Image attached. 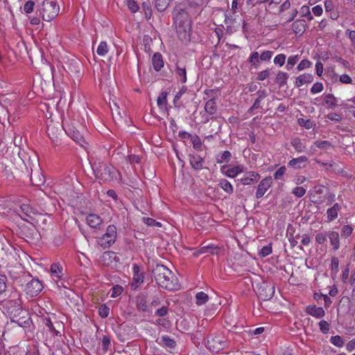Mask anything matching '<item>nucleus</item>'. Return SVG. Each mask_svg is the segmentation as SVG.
<instances>
[{
    "label": "nucleus",
    "instance_id": "0e129e2a",
    "mask_svg": "<svg viewBox=\"0 0 355 355\" xmlns=\"http://www.w3.org/2000/svg\"><path fill=\"white\" fill-rule=\"evenodd\" d=\"M323 85L322 83H315L311 88V92L312 94H317L321 92L323 90Z\"/></svg>",
    "mask_w": 355,
    "mask_h": 355
},
{
    "label": "nucleus",
    "instance_id": "2f4dec72",
    "mask_svg": "<svg viewBox=\"0 0 355 355\" xmlns=\"http://www.w3.org/2000/svg\"><path fill=\"white\" fill-rule=\"evenodd\" d=\"M161 344L164 347L174 349L176 346V342L174 339L171 338L168 336H164L161 338Z\"/></svg>",
    "mask_w": 355,
    "mask_h": 355
},
{
    "label": "nucleus",
    "instance_id": "393cba45",
    "mask_svg": "<svg viewBox=\"0 0 355 355\" xmlns=\"http://www.w3.org/2000/svg\"><path fill=\"white\" fill-rule=\"evenodd\" d=\"M331 245L334 250H337L340 248L339 234L335 231H330L327 234Z\"/></svg>",
    "mask_w": 355,
    "mask_h": 355
},
{
    "label": "nucleus",
    "instance_id": "603ef678",
    "mask_svg": "<svg viewBox=\"0 0 355 355\" xmlns=\"http://www.w3.org/2000/svg\"><path fill=\"white\" fill-rule=\"evenodd\" d=\"M272 253V246L270 244L263 246L259 251V254L262 257H266Z\"/></svg>",
    "mask_w": 355,
    "mask_h": 355
},
{
    "label": "nucleus",
    "instance_id": "f03ea898",
    "mask_svg": "<svg viewBox=\"0 0 355 355\" xmlns=\"http://www.w3.org/2000/svg\"><path fill=\"white\" fill-rule=\"evenodd\" d=\"M91 159L90 164L95 177L103 182L112 181L115 174L114 167L99 160L93 161V158Z\"/></svg>",
    "mask_w": 355,
    "mask_h": 355
},
{
    "label": "nucleus",
    "instance_id": "39448f33",
    "mask_svg": "<svg viewBox=\"0 0 355 355\" xmlns=\"http://www.w3.org/2000/svg\"><path fill=\"white\" fill-rule=\"evenodd\" d=\"M174 24L178 32H183L186 34L191 30V21L188 14L183 10L179 11L174 17Z\"/></svg>",
    "mask_w": 355,
    "mask_h": 355
},
{
    "label": "nucleus",
    "instance_id": "e433bc0d",
    "mask_svg": "<svg viewBox=\"0 0 355 355\" xmlns=\"http://www.w3.org/2000/svg\"><path fill=\"white\" fill-rule=\"evenodd\" d=\"M137 307L140 311H147V310H148V305H147V300H146L145 296H140V297H137Z\"/></svg>",
    "mask_w": 355,
    "mask_h": 355
},
{
    "label": "nucleus",
    "instance_id": "f3484780",
    "mask_svg": "<svg viewBox=\"0 0 355 355\" xmlns=\"http://www.w3.org/2000/svg\"><path fill=\"white\" fill-rule=\"evenodd\" d=\"M189 161L191 167L196 171H200L203 168L205 160L198 155H189Z\"/></svg>",
    "mask_w": 355,
    "mask_h": 355
},
{
    "label": "nucleus",
    "instance_id": "09e8293b",
    "mask_svg": "<svg viewBox=\"0 0 355 355\" xmlns=\"http://www.w3.org/2000/svg\"><path fill=\"white\" fill-rule=\"evenodd\" d=\"M110 313V308L105 304L101 305L98 309V314L103 318L108 317Z\"/></svg>",
    "mask_w": 355,
    "mask_h": 355
},
{
    "label": "nucleus",
    "instance_id": "69168bd1",
    "mask_svg": "<svg viewBox=\"0 0 355 355\" xmlns=\"http://www.w3.org/2000/svg\"><path fill=\"white\" fill-rule=\"evenodd\" d=\"M122 292H123V287L121 286H119V285L114 286V287H112V289L111 297H116L120 295L122 293Z\"/></svg>",
    "mask_w": 355,
    "mask_h": 355
},
{
    "label": "nucleus",
    "instance_id": "13d9d810",
    "mask_svg": "<svg viewBox=\"0 0 355 355\" xmlns=\"http://www.w3.org/2000/svg\"><path fill=\"white\" fill-rule=\"evenodd\" d=\"M286 171V168L285 166H281L279 168L277 171L274 174V178L275 180H281L284 175L285 174Z\"/></svg>",
    "mask_w": 355,
    "mask_h": 355
},
{
    "label": "nucleus",
    "instance_id": "412c9836",
    "mask_svg": "<svg viewBox=\"0 0 355 355\" xmlns=\"http://www.w3.org/2000/svg\"><path fill=\"white\" fill-rule=\"evenodd\" d=\"M313 81V76L310 73H304L296 78L295 85L300 87L303 85L311 83Z\"/></svg>",
    "mask_w": 355,
    "mask_h": 355
},
{
    "label": "nucleus",
    "instance_id": "58836bf2",
    "mask_svg": "<svg viewBox=\"0 0 355 355\" xmlns=\"http://www.w3.org/2000/svg\"><path fill=\"white\" fill-rule=\"evenodd\" d=\"M196 304L200 306L205 304L208 301L209 296L204 292H198L196 295Z\"/></svg>",
    "mask_w": 355,
    "mask_h": 355
},
{
    "label": "nucleus",
    "instance_id": "a18cd8bd",
    "mask_svg": "<svg viewBox=\"0 0 355 355\" xmlns=\"http://www.w3.org/2000/svg\"><path fill=\"white\" fill-rule=\"evenodd\" d=\"M314 145L320 149L327 150L331 146V144L327 140L324 141H316L314 142Z\"/></svg>",
    "mask_w": 355,
    "mask_h": 355
},
{
    "label": "nucleus",
    "instance_id": "c03bdc74",
    "mask_svg": "<svg viewBox=\"0 0 355 355\" xmlns=\"http://www.w3.org/2000/svg\"><path fill=\"white\" fill-rule=\"evenodd\" d=\"M107 44L105 42H101L96 50L98 55L104 56L107 53Z\"/></svg>",
    "mask_w": 355,
    "mask_h": 355
},
{
    "label": "nucleus",
    "instance_id": "2eb2a0df",
    "mask_svg": "<svg viewBox=\"0 0 355 355\" xmlns=\"http://www.w3.org/2000/svg\"><path fill=\"white\" fill-rule=\"evenodd\" d=\"M227 168V166L224 165L221 167L220 170L221 172L228 178H234L243 171V166L241 165L235 166L230 168Z\"/></svg>",
    "mask_w": 355,
    "mask_h": 355
},
{
    "label": "nucleus",
    "instance_id": "7c9ffc66",
    "mask_svg": "<svg viewBox=\"0 0 355 355\" xmlns=\"http://www.w3.org/2000/svg\"><path fill=\"white\" fill-rule=\"evenodd\" d=\"M231 158L232 153L229 150H225L216 156V160L218 164H222L229 162Z\"/></svg>",
    "mask_w": 355,
    "mask_h": 355
},
{
    "label": "nucleus",
    "instance_id": "0eeeda50",
    "mask_svg": "<svg viewBox=\"0 0 355 355\" xmlns=\"http://www.w3.org/2000/svg\"><path fill=\"white\" fill-rule=\"evenodd\" d=\"M101 261L103 266L115 269L117 268L120 263V258L116 253L107 251L103 252L101 257Z\"/></svg>",
    "mask_w": 355,
    "mask_h": 355
},
{
    "label": "nucleus",
    "instance_id": "5fc2aeb1",
    "mask_svg": "<svg viewBox=\"0 0 355 355\" xmlns=\"http://www.w3.org/2000/svg\"><path fill=\"white\" fill-rule=\"evenodd\" d=\"M311 62L308 60H302L297 65V69L298 71H302L305 69H308L311 66Z\"/></svg>",
    "mask_w": 355,
    "mask_h": 355
},
{
    "label": "nucleus",
    "instance_id": "3c124183",
    "mask_svg": "<svg viewBox=\"0 0 355 355\" xmlns=\"http://www.w3.org/2000/svg\"><path fill=\"white\" fill-rule=\"evenodd\" d=\"M142 10L144 12L146 18L150 19L152 15V8L149 3H143Z\"/></svg>",
    "mask_w": 355,
    "mask_h": 355
},
{
    "label": "nucleus",
    "instance_id": "4be33fe9",
    "mask_svg": "<svg viewBox=\"0 0 355 355\" xmlns=\"http://www.w3.org/2000/svg\"><path fill=\"white\" fill-rule=\"evenodd\" d=\"M87 224L92 228H97L102 224V218L96 214H90L87 216Z\"/></svg>",
    "mask_w": 355,
    "mask_h": 355
},
{
    "label": "nucleus",
    "instance_id": "a211bd4d",
    "mask_svg": "<svg viewBox=\"0 0 355 355\" xmlns=\"http://www.w3.org/2000/svg\"><path fill=\"white\" fill-rule=\"evenodd\" d=\"M306 313L316 318H321L325 315L322 307H318L315 305H309L306 308Z\"/></svg>",
    "mask_w": 355,
    "mask_h": 355
},
{
    "label": "nucleus",
    "instance_id": "bb28decb",
    "mask_svg": "<svg viewBox=\"0 0 355 355\" xmlns=\"http://www.w3.org/2000/svg\"><path fill=\"white\" fill-rule=\"evenodd\" d=\"M291 144L294 148L297 153H304L306 150V146L304 142L300 138H294L291 139Z\"/></svg>",
    "mask_w": 355,
    "mask_h": 355
},
{
    "label": "nucleus",
    "instance_id": "bf43d9fd",
    "mask_svg": "<svg viewBox=\"0 0 355 355\" xmlns=\"http://www.w3.org/2000/svg\"><path fill=\"white\" fill-rule=\"evenodd\" d=\"M143 221L148 226H157L161 227L162 224L159 222H157L155 220L151 218H143Z\"/></svg>",
    "mask_w": 355,
    "mask_h": 355
},
{
    "label": "nucleus",
    "instance_id": "052dcab7",
    "mask_svg": "<svg viewBox=\"0 0 355 355\" xmlns=\"http://www.w3.org/2000/svg\"><path fill=\"white\" fill-rule=\"evenodd\" d=\"M34 6L35 2L32 0H29L25 3L24 6V10L26 13H31L33 11Z\"/></svg>",
    "mask_w": 355,
    "mask_h": 355
},
{
    "label": "nucleus",
    "instance_id": "7ed1b4c3",
    "mask_svg": "<svg viewBox=\"0 0 355 355\" xmlns=\"http://www.w3.org/2000/svg\"><path fill=\"white\" fill-rule=\"evenodd\" d=\"M60 7L56 0H44L42 4L40 14L46 21L53 20L59 13Z\"/></svg>",
    "mask_w": 355,
    "mask_h": 355
},
{
    "label": "nucleus",
    "instance_id": "79ce46f5",
    "mask_svg": "<svg viewBox=\"0 0 355 355\" xmlns=\"http://www.w3.org/2000/svg\"><path fill=\"white\" fill-rule=\"evenodd\" d=\"M331 343L336 347H341L344 345L343 338L338 335L331 336L330 338Z\"/></svg>",
    "mask_w": 355,
    "mask_h": 355
},
{
    "label": "nucleus",
    "instance_id": "c9c22d12",
    "mask_svg": "<svg viewBox=\"0 0 355 355\" xmlns=\"http://www.w3.org/2000/svg\"><path fill=\"white\" fill-rule=\"evenodd\" d=\"M43 321L45 326L48 327L49 330L53 334V336L60 335V332L56 329L49 318H44Z\"/></svg>",
    "mask_w": 355,
    "mask_h": 355
},
{
    "label": "nucleus",
    "instance_id": "9b49d317",
    "mask_svg": "<svg viewBox=\"0 0 355 355\" xmlns=\"http://www.w3.org/2000/svg\"><path fill=\"white\" fill-rule=\"evenodd\" d=\"M3 306L9 313L13 314L14 316L19 314V311H21L19 299L3 300Z\"/></svg>",
    "mask_w": 355,
    "mask_h": 355
},
{
    "label": "nucleus",
    "instance_id": "338daca9",
    "mask_svg": "<svg viewBox=\"0 0 355 355\" xmlns=\"http://www.w3.org/2000/svg\"><path fill=\"white\" fill-rule=\"evenodd\" d=\"M191 141H192L193 146L195 149L198 150L201 149L202 143H201L200 139L199 138L198 136L195 135L194 137H193L191 139Z\"/></svg>",
    "mask_w": 355,
    "mask_h": 355
},
{
    "label": "nucleus",
    "instance_id": "a19ab883",
    "mask_svg": "<svg viewBox=\"0 0 355 355\" xmlns=\"http://www.w3.org/2000/svg\"><path fill=\"white\" fill-rule=\"evenodd\" d=\"M168 6V0H155V6L159 12L164 11Z\"/></svg>",
    "mask_w": 355,
    "mask_h": 355
},
{
    "label": "nucleus",
    "instance_id": "473e14b6",
    "mask_svg": "<svg viewBox=\"0 0 355 355\" xmlns=\"http://www.w3.org/2000/svg\"><path fill=\"white\" fill-rule=\"evenodd\" d=\"M259 57V53L257 51H254L250 54L248 58V62L254 68H257L259 65L260 62Z\"/></svg>",
    "mask_w": 355,
    "mask_h": 355
},
{
    "label": "nucleus",
    "instance_id": "f257e3e1",
    "mask_svg": "<svg viewBox=\"0 0 355 355\" xmlns=\"http://www.w3.org/2000/svg\"><path fill=\"white\" fill-rule=\"evenodd\" d=\"M157 284L168 291L178 290L180 284L174 273L164 265L157 264L153 270Z\"/></svg>",
    "mask_w": 355,
    "mask_h": 355
},
{
    "label": "nucleus",
    "instance_id": "e2e57ef3",
    "mask_svg": "<svg viewBox=\"0 0 355 355\" xmlns=\"http://www.w3.org/2000/svg\"><path fill=\"white\" fill-rule=\"evenodd\" d=\"M292 193L297 198H301L305 194L306 189L303 187H297L293 189Z\"/></svg>",
    "mask_w": 355,
    "mask_h": 355
},
{
    "label": "nucleus",
    "instance_id": "864d4df0",
    "mask_svg": "<svg viewBox=\"0 0 355 355\" xmlns=\"http://www.w3.org/2000/svg\"><path fill=\"white\" fill-rule=\"evenodd\" d=\"M353 230L354 229L352 226L349 225H345L342 229L341 236L347 238L352 234Z\"/></svg>",
    "mask_w": 355,
    "mask_h": 355
},
{
    "label": "nucleus",
    "instance_id": "4d7b16f0",
    "mask_svg": "<svg viewBox=\"0 0 355 355\" xmlns=\"http://www.w3.org/2000/svg\"><path fill=\"white\" fill-rule=\"evenodd\" d=\"M319 328H320V330L323 333V334H327L329 330V328H330V325L329 324L328 322L324 320H322L319 322Z\"/></svg>",
    "mask_w": 355,
    "mask_h": 355
},
{
    "label": "nucleus",
    "instance_id": "f8f14e48",
    "mask_svg": "<svg viewBox=\"0 0 355 355\" xmlns=\"http://www.w3.org/2000/svg\"><path fill=\"white\" fill-rule=\"evenodd\" d=\"M133 277L130 284V287L133 290H136L140 284L144 282V274L141 272L140 266L135 263L132 266Z\"/></svg>",
    "mask_w": 355,
    "mask_h": 355
},
{
    "label": "nucleus",
    "instance_id": "c85d7f7f",
    "mask_svg": "<svg viewBox=\"0 0 355 355\" xmlns=\"http://www.w3.org/2000/svg\"><path fill=\"white\" fill-rule=\"evenodd\" d=\"M218 185L220 187L228 194H232L234 188L232 184L226 179H221L219 181Z\"/></svg>",
    "mask_w": 355,
    "mask_h": 355
},
{
    "label": "nucleus",
    "instance_id": "c756f323",
    "mask_svg": "<svg viewBox=\"0 0 355 355\" xmlns=\"http://www.w3.org/2000/svg\"><path fill=\"white\" fill-rule=\"evenodd\" d=\"M288 78V74L284 71H279L276 76V83L278 84L279 87H282L287 83Z\"/></svg>",
    "mask_w": 355,
    "mask_h": 355
},
{
    "label": "nucleus",
    "instance_id": "de8ad7c7",
    "mask_svg": "<svg viewBox=\"0 0 355 355\" xmlns=\"http://www.w3.org/2000/svg\"><path fill=\"white\" fill-rule=\"evenodd\" d=\"M62 268L58 263H53L51 266V272L52 274L56 275L58 277H60V274L62 273Z\"/></svg>",
    "mask_w": 355,
    "mask_h": 355
},
{
    "label": "nucleus",
    "instance_id": "1a4fd4ad",
    "mask_svg": "<svg viewBox=\"0 0 355 355\" xmlns=\"http://www.w3.org/2000/svg\"><path fill=\"white\" fill-rule=\"evenodd\" d=\"M34 164H33V166L34 167V171L32 167H31V181L33 184L40 186L44 183L45 178L44 176L41 173V169L39 165V161L37 157L34 158Z\"/></svg>",
    "mask_w": 355,
    "mask_h": 355
},
{
    "label": "nucleus",
    "instance_id": "4c0bfd02",
    "mask_svg": "<svg viewBox=\"0 0 355 355\" xmlns=\"http://www.w3.org/2000/svg\"><path fill=\"white\" fill-rule=\"evenodd\" d=\"M339 261L338 257H334L331 259V277L334 279L336 277V275L339 270Z\"/></svg>",
    "mask_w": 355,
    "mask_h": 355
},
{
    "label": "nucleus",
    "instance_id": "37998d69",
    "mask_svg": "<svg viewBox=\"0 0 355 355\" xmlns=\"http://www.w3.org/2000/svg\"><path fill=\"white\" fill-rule=\"evenodd\" d=\"M300 56L298 55L289 56L287 60L286 69L290 70L298 62Z\"/></svg>",
    "mask_w": 355,
    "mask_h": 355
},
{
    "label": "nucleus",
    "instance_id": "8fccbe9b",
    "mask_svg": "<svg viewBox=\"0 0 355 355\" xmlns=\"http://www.w3.org/2000/svg\"><path fill=\"white\" fill-rule=\"evenodd\" d=\"M273 55L272 51H264L260 54V61L268 62L270 61Z\"/></svg>",
    "mask_w": 355,
    "mask_h": 355
},
{
    "label": "nucleus",
    "instance_id": "b1692460",
    "mask_svg": "<svg viewBox=\"0 0 355 355\" xmlns=\"http://www.w3.org/2000/svg\"><path fill=\"white\" fill-rule=\"evenodd\" d=\"M175 71L178 78L182 83L187 82V71L185 66L180 63H177Z\"/></svg>",
    "mask_w": 355,
    "mask_h": 355
},
{
    "label": "nucleus",
    "instance_id": "4468645a",
    "mask_svg": "<svg viewBox=\"0 0 355 355\" xmlns=\"http://www.w3.org/2000/svg\"><path fill=\"white\" fill-rule=\"evenodd\" d=\"M260 179V175L254 171L246 172L244 175L239 180L243 185H250L257 182Z\"/></svg>",
    "mask_w": 355,
    "mask_h": 355
},
{
    "label": "nucleus",
    "instance_id": "423d86ee",
    "mask_svg": "<svg viewBox=\"0 0 355 355\" xmlns=\"http://www.w3.org/2000/svg\"><path fill=\"white\" fill-rule=\"evenodd\" d=\"M116 237V227L114 225H110L106 232L101 237L98 242L103 248H109L113 244Z\"/></svg>",
    "mask_w": 355,
    "mask_h": 355
},
{
    "label": "nucleus",
    "instance_id": "cd10ccee",
    "mask_svg": "<svg viewBox=\"0 0 355 355\" xmlns=\"http://www.w3.org/2000/svg\"><path fill=\"white\" fill-rule=\"evenodd\" d=\"M205 110L209 114H214L217 111V106L214 98L209 99L205 105Z\"/></svg>",
    "mask_w": 355,
    "mask_h": 355
},
{
    "label": "nucleus",
    "instance_id": "ddd939ff",
    "mask_svg": "<svg viewBox=\"0 0 355 355\" xmlns=\"http://www.w3.org/2000/svg\"><path fill=\"white\" fill-rule=\"evenodd\" d=\"M272 184L271 177H266L263 178L259 184L256 191V198L257 199L263 196L266 192L269 189Z\"/></svg>",
    "mask_w": 355,
    "mask_h": 355
},
{
    "label": "nucleus",
    "instance_id": "f704fd0d",
    "mask_svg": "<svg viewBox=\"0 0 355 355\" xmlns=\"http://www.w3.org/2000/svg\"><path fill=\"white\" fill-rule=\"evenodd\" d=\"M167 96L168 92L166 91H162L157 99V103L159 108L162 109L167 104Z\"/></svg>",
    "mask_w": 355,
    "mask_h": 355
},
{
    "label": "nucleus",
    "instance_id": "9d476101",
    "mask_svg": "<svg viewBox=\"0 0 355 355\" xmlns=\"http://www.w3.org/2000/svg\"><path fill=\"white\" fill-rule=\"evenodd\" d=\"M42 283L38 279H32L26 286V292L31 297L37 296L42 290Z\"/></svg>",
    "mask_w": 355,
    "mask_h": 355
},
{
    "label": "nucleus",
    "instance_id": "a878e982",
    "mask_svg": "<svg viewBox=\"0 0 355 355\" xmlns=\"http://www.w3.org/2000/svg\"><path fill=\"white\" fill-rule=\"evenodd\" d=\"M152 63L155 71H160L164 67V61L162 54L159 53H155L152 58Z\"/></svg>",
    "mask_w": 355,
    "mask_h": 355
},
{
    "label": "nucleus",
    "instance_id": "6ab92c4d",
    "mask_svg": "<svg viewBox=\"0 0 355 355\" xmlns=\"http://www.w3.org/2000/svg\"><path fill=\"white\" fill-rule=\"evenodd\" d=\"M219 250V248L217 245L214 244H209L207 245L202 246L198 252L194 253L195 256H198L200 254H218Z\"/></svg>",
    "mask_w": 355,
    "mask_h": 355
},
{
    "label": "nucleus",
    "instance_id": "aec40b11",
    "mask_svg": "<svg viewBox=\"0 0 355 355\" xmlns=\"http://www.w3.org/2000/svg\"><path fill=\"white\" fill-rule=\"evenodd\" d=\"M341 210V205L336 202L327 210V216L328 221H333L337 218L338 212Z\"/></svg>",
    "mask_w": 355,
    "mask_h": 355
},
{
    "label": "nucleus",
    "instance_id": "dca6fc26",
    "mask_svg": "<svg viewBox=\"0 0 355 355\" xmlns=\"http://www.w3.org/2000/svg\"><path fill=\"white\" fill-rule=\"evenodd\" d=\"M19 211V216L26 221H29L32 219V215L35 214L34 209L27 204H22L20 206Z\"/></svg>",
    "mask_w": 355,
    "mask_h": 355
},
{
    "label": "nucleus",
    "instance_id": "774afa93",
    "mask_svg": "<svg viewBox=\"0 0 355 355\" xmlns=\"http://www.w3.org/2000/svg\"><path fill=\"white\" fill-rule=\"evenodd\" d=\"M110 343H111L110 336L108 335L103 336V339H102V345H103V349L105 351H107L108 349V347L110 345Z\"/></svg>",
    "mask_w": 355,
    "mask_h": 355
},
{
    "label": "nucleus",
    "instance_id": "6e6552de",
    "mask_svg": "<svg viewBox=\"0 0 355 355\" xmlns=\"http://www.w3.org/2000/svg\"><path fill=\"white\" fill-rule=\"evenodd\" d=\"M226 347V339L222 335H216L207 340V348L213 352H218Z\"/></svg>",
    "mask_w": 355,
    "mask_h": 355
},
{
    "label": "nucleus",
    "instance_id": "49530a36",
    "mask_svg": "<svg viewBox=\"0 0 355 355\" xmlns=\"http://www.w3.org/2000/svg\"><path fill=\"white\" fill-rule=\"evenodd\" d=\"M286 58V55L280 53L275 57L273 62L275 64L282 67L284 64Z\"/></svg>",
    "mask_w": 355,
    "mask_h": 355
},
{
    "label": "nucleus",
    "instance_id": "72a5a7b5",
    "mask_svg": "<svg viewBox=\"0 0 355 355\" xmlns=\"http://www.w3.org/2000/svg\"><path fill=\"white\" fill-rule=\"evenodd\" d=\"M0 171L6 176V178H13V174L12 171L11 166L6 165L4 163H0Z\"/></svg>",
    "mask_w": 355,
    "mask_h": 355
},
{
    "label": "nucleus",
    "instance_id": "5701e85b",
    "mask_svg": "<svg viewBox=\"0 0 355 355\" xmlns=\"http://www.w3.org/2000/svg\"><path fill=\"white\" fill-rule=\"evenodd\" d=\"M308 161V158L306 156H300L297 158H293L288 163V166L292 167L295 169H299L304 166H302L301 164L305 163Z\"/></svg>",
    "mask_w": 355,
    "mask_h": 355
},
{
    "label": "nucleus",
    "instance_id": "ea45409f",
    "mask_svg": "<svg viewBox=\"0 0 355 355\" xmlns=\"http://www.w3.org/2000/svg\"><path fill=\"white\" fill-rule=\"evenodd\" d=\"M325 104H327L330 108H333L337 105L336 98L331 94H328L324 100Z\"/></svg>",
    "mask_w": 355,
    "mask_h": 355
},
{
    "label": "nucleus",
    "instance_id": "680f3d73",
    "mask_svg": "<svg viewBox=\"0 0 355 355\" xmlns=\"http://www.w3.org/2000/svg\"><path fill=\"white\" fill-rule=\"evenodd\" d=\"M304 21L300 20H296L294 21L292 24L293 30L295 33H297L301 31H302V29L300 28V26L304 27Z\"/></svg>",
    "mask_w": 355,
    "mask_h": 355
},
{
    "label": "nucleus",
    "instance_id": "6e6d98bb",
    "mask_svg": "<svg viewBox=\"0 0 355 355\" xmlns=\"http://www.w3.org/2000/svg\"><path fill=\"white\" fill-rule=\"evenodd\" d=\"M68 134L76 142L78 140H81L82 137H83L82 134H80V132L77 130H70V132Z\"/></svg>",
    "mask_w": 355,
    "mask_h": 355
},
{
    "label": "nucleus",
    "instance_id": "20e7f679",
    "mask_svg": "<svg viewBox=\"0 0 355 355\" xmlns=\"http://www.w3.org/2000/svg\"><path fill=\"white\" fill-rule=\"evenodd\" d=\"M256 292L260 300H269L275 293V285L272 282L263 281L257 285Z\"/></svg>",
    "mask_w": 355,
    "mask_h": 355
}]
</instances>
